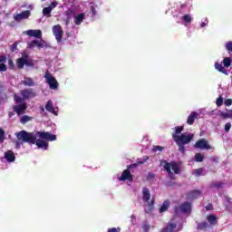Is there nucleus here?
Wrapping results in <instances>:
<instances>
[{"mask_svg": "<svg viewBox=\"0 0 232 232\" xmlns=\"http://www.w3.org/2000/svg\"><path fill=\"white\" fill-rule=\"evenodd\" d=\"M36 135H38L41 140H37V137H35L34 132H28L26 130H20L16 132V150H20L22 144H36V146L42 150H48V142L45 140H49L50 142L57 140V136L48 131H37Z\"/></svg>", "mask_w": 232, "mask_h": 232, "instance_id": "1", "label": "nucleus"}, {"mask_svg": "<svg viewBox=\"0 0 232 232\" xmlns=\"http://www.w3.org/2000/svg\"><path fill=\"white\" fill-rule=\"evenodd\" d=\"M151 198V193L150 192V188L144 187L142 189V200L148 203V208L145 209V212L151 213L153 211V205L155 204L154 200L150 201Z\"/></svg>", "mask_w": 232, "mask_h": 232, "instance_id": "2", "label": "nucleus"}, {"mask_svg": "<svg viewBox=\"0 0 232 232\" xmlns=\"http://www.w3.org/2000/svg\"><path fill=\"white\" fill-rule=\"evenodd\" d=\"M172 139L176 142V144H183L186 146V144H189L191 140H193V134H184L182 133L181 135H176L172 134Z\"/></svg>", "mask_w": 232, "mask_h": 232, "instance_id": "3", "label": "nucleus"}, {"mask_svg": "<svg viewBox=\"0 0 232 232\" xmlns=\"http://www.w3.org/2000/svg\"><path fill=\"white\" fill-rule=\"evenodd\" d=\"M137 164L129 165L126 169H124L121 173V176L119 178L120 181H126L129 180V182H133V175H131V172L130 170L131 168H136Z\"/></svg>", "mask_w": 232, "mask_h": 232, "instance_id": "4", "label": "nucleus"}, {"mask_svg": "<svg viewBox=\"0 0 232 232\" xmlns=\"http://www.w3.org/2000/svg\"><path fill=\"white\" fill-rule=\"evenodd\" d=\"M44 79H45L47 84L49 85V88H51V90H57V88H59V82H57L55 77H53L50 73V71L45 72Z\"/></svg>", "mask_w": 232, "mask_h": 232, "instance_id": "5", "label": "nucleus"}, {"mask_svg": "<svg viewBox=\"0 0 232 232\" xmlns=\"http://www.w3.org/2000/svg\"><path fill=\"white\" fill-rule=\"evenodd\" d=\"M189 211H191V203L189 202H184L174 208V213L176 216L180 215V213H189Z\"/></svg>", "mask_w": 232, "mask_h": 232, "instance_id": "6", "label": "nucleus"}, {"mask_svg": "<svg viewBox=\"0 0 232 232\" xmlns=\"http://www.w3.org/2000/svg\"><path fill=\"white\" fill-rule=\"evenodd\" d=\"M53 34L57 41V43L63 42V35H64V31H63V27L61 25H53Z\"/></svg>", "mask_w": 232, "mask_h": 232, "instance_id": "7", "label": "nucleus"}, {"mask_svg": "<svg viewBox=\"0 0 232 232\" xmlns=\"http://www.w3.org/2000/svg\"><path fill=\"white\" fill-rule=\"evenodd\" d=\"M194 148H198L199 150H212L213 147L209 145L206 139H200L196 142Z\"/></svg>", "mask_w": 232, "mask_h": 232, "instance_id": "8", "label": "nucleus"}, {"mask_svg": "<svg viewBox=\"0 0 232 232\" xmlns=\"http://www.w3.org/2000/svg\"><path fill=\"white\" fill-rule=\"evenodd\" d=\"M27 109L28 105H26V102L13 106V111H14L17 115H23Z\"/></svg>", "mask_w": 232, "mask_h": 232, "instance_id": "9", "label": "nucleus"}, {"mask_svg": "<svg viewBox=\"0 0 232 232\" xmlns=\"http://www.w3.org/2000/svg\"><path fill=\"white\" fill-rule=\"evenodd\" d=\"M22 97L25 100L28 101V99H32L35 97V92L34 89H24L20 92Z\"/></svg>", "mask_w": 232, "mask_h": 232, "instance_id": "10", "label": "nucleus"}, {"mask_svg": "<svg viewBox=\"0 0 232 232\" xmlns=\"http://www.w3.org/2000/svg\"><path fill=\"white\" fill-rule=\"evenodd\" d=\"M44 44H46V42H44L43 40H41V41H39V40H33L32 42H30L28 44V48L32 49V48H35V46H36L37 48L41 49V48H44Z\"/></svg>", "mask_w": 232, "mask_h": 232, "instance_id": "11", "label": "nucleus"}, {"mask_svg": "<svg viewBox=\"0 0 232 232\" xmlns=\"http://www.w3.org/2000/svg\"><path fill=\"white\" fill-rule=\"evenodd\" d=\"M45 110L46 111H49V113H53V115H59V111L55 110V107H53V102H52V100H49L46 102Z\"/></svg>", "mask_w": 232, "mask_h": 232, "instance_id": "12", "label": "nucleus"}, {"mask_svg": "<svg viewBox=\"0 0 232 232\" xmlns=\"http://www.w3.org/2000/svg\"><path fill=\"white\" fill-rule=\"evenodd\" d=\"M164 166H169V169H172L176 175L180 173V166H179V164L175 161L169 163L166 162Z\"/></svg>", "mask_w": 232, "mask_h": 232, "instance_id": "13", "label": "nucleus"}, {"mask_svg": "<svg viewBox=\"0 0 232 232\" xmlns=\"http://www.w3.org/2000/svg\"><path fill=\"white\" fill-rule=\"evenodd\" d=\"M28 17H30V11L26 10L14 15V21H23V19H28Z\"/></svg>", "mask_w": 232, "mask_h": 232, "instance_id": "14", "label": "nucleus"}, {"mask_svg": "<svg viewBox=\"0 0 232 232\" xmlns=\"http://www.w3.org/2000/svg\"><path fill=\"white\" fill-rule=\"evenodd\" d=\"M26 34L29 37H36V39L43 38V32L41 30H28Z\"/></svg>", "mask_w": 232, "mask_h": 232, "instance_id": "15", "label": "nucleus"}, {"mask_svg": "<svg viewBox=\"0 0 232 232\" xmlns=\"http://www.w3.org/2000/svg\"><path fill=\"white\" fill-rule=\"evenodd\" d=\"M27 55L23 56L22 58H18L16 60V66L19 70H23L24 68V64H26Z\"/></svg>", "mask_w": 232, "mask_h": 232, "instance_id": "16", "label": "nucleus"}, {"mask_svg": "<svg viewBox=\"0 0 232 232\" xmlns=\"http://www.w3.org/2000/svg\"><path fill=\"white\" fill-rule=\"evenodd\" d=\"M5 159H6L7 162H15V154L12 150H7L5 153Z\"/></svg>", "mask_w": 232, "mask_h": 232, "instance_id": "17", "label": "nucleus"}, {"mask_svg": "<svg viewBox=\"0 0 232 232\" xmlns=\"http://www.w3.org/2000/svg\"><path fill=\"white\" fill-rule=\"evenodd\" d=\"M197 117H198V112L192 111L187 119V124H188L189 126H192V124H194L195 119H197Z\"/></svg>", "mask_w": 232, "mask_h": 232, "instance_id": "18", "label": "nucleus"}, {"mask_svg": "<svg viewBox=\"0 0 232 232\" xmlns=\"http://www.w3.org/2000/svg\"><path fill=\"white\" fill-rule=\"evenodd\" d=\"M6 56L5 55H0V72H6L8 70V67H6Z\"/></svg>", "mask_w": 232, "mask_h": 232, "instance_id": "19", "label": "nucleus"}, {"mask_svg": "<svg viewBox=\"0 0 232 232\" xmlns=\"http://www.w3.org/2000/svg\"><path fill=\"white\" fill-rule=\"evenodd\" d=\"M207 220L210 224V226H217V224H218V219L215 215L207 216Z\"/></svg>", "mask_w": 232, "mask_h": 232, "instance_id": "20", "label": "nucleus"}, {"mask_svg": "<svg viewBox=\"0 0 232 232\" xmlns=\"http://www.w3.org/2000/svg\"><path fill=\"white\" fill-rule=\"evenodd\" d=\"M177 229V224L169 223L166 227L162 228L160 232H173Z\"/></svg>", "mask_w": 232, "mask_h": 232, "instance_id": "21", "label": "nucleus"}, {"mask_svg": "<svg viewBox=\"0 0 232 232\" xmlns=\"http://www.w3.org/2000/svg\"><path fill=\"white\" fill-rule=\"evenodd\" d=\"M22 83L24 84V86H35V82H34V79H32L31 77H25L24 81H22Z\"/></svg>", "mask_w": 232, "mask_h": 232, "instance_id": "22", "label": "nucleus"}, {"mask_svg": "<svg viewBox=\"0 0 232 232\" xmlns=\"http://www.w3.org/2000/svg\"><path fill=\"white\" fill-rule=\"evenodd\" d=\"M84 13H81L74 17V24L79 26L84 21Z\"/></svg>", "mask_w": 232, "mask_h": 232, "instance_id": "23", "label": "nucleus"}, {"mask_svg": "<svg viewBox=\"0 0 232 232\" xmlns=\"http://www.w3.org/2000/svg\"><path fill=\"white\" fill-rule=\"evenodd\" d=\"M169 209V200H165L160 208V213H166Z\"/></svg>", "mask_w": 232, "mask_h": 232, "instance_id": "24", "label": "nucleus"}, {"mask_svg": "<svg viewBox=\"0 0 232 232\" xmlns=\"http://www.w3.org/2000/svg\"><path fill=\"white\" fill-rule=\"evenodd\" d=\"M201 193L202 192H200V190H198V189L191 190L188 193V197H189V198H198V197H200Z\"/></svg>", "mask_w": 232, "mask_h": 232, "instance_id": "25", "label": "nucleus"}, {"mask_svg": "<svg viewBox=\"0 0 232 232\" xmlns=\"http://www.w3.org/2000/svg\"><path fill=\"white\" fill-rule=\"evenodd\" d=\"M215 68L216 70H218V72H220V73H227V70H226L224 68V66H222L221 63H219L218 62L215 63Z\"/></svg>", "mask_w": 232, "mask_h": 232, "instance_id": "26", "label": "nucleus"}, {"mask_svg": "<svg viewBox=\"0 0 232 232\" xmlns=\"http://www.w3.org/2000/svg\"><path fill=\"white\" fill-rule=\"evenodd\" d=\"M52 10H53L52 6L44 7L43 9L44 15H45L46 17H52Z\"/></svg>", "mask_w": 232, "mask_h": 232, "instance_id": "27", "label": "nucleus"}, {"mask_svg": "<svg viewBox=\"0 0 232 232\" xmlns=\"http://www.w3.org/2000/svg\"><path fill=\"white\" fill-rule=\"evenodd\" d=\"M34 118L28 115H24L20 118L21 124H26V122H30V121H33Z\"/></svg>", "mask_w": 232, "mask_h": 232, "instance_id": "28", "label": "nucleus"}, {"mask_svg": "<svg viewBox=\"0 0 232 232\" xmlns=\"http://www.w3.org/2000/svg\"><path fill=\"white\" fill-rule=\"evenodd\" d=\"M14 101L16 104H23L24 102V98L22 96H18L17 94L14 95Z\"/></svg>", "mask_w": 232, "mask_h": 232, "instance_id": "29", "label": "nucleus"}, {"mask_svg": "<svg viewBox=\"0 0 232 232\" xmlns=\"http://www.w3.org/2000/svg\"><path fill=\"white\" fill-rule=\"evenodd\" d=\"M209 225H208V223L206 222H200L198 224L197 226V229L198 231H202L204 229H207Z\"/></svg>", "mask_w": 232, "mask_h": 232, "instance_id": "30", "label": "nucleus"}, {"mask_svg": "<svg viewBox=\"0 0 232 232\" xmlns=\"http://www.w3.org/2000/svg\"><path fill=\"white\" fill-rule=\"evenodd\" d=\"M164 169H166L167 173H169V177L170 179V180H175V174H173V172L171 171V169H169V166H164Z\"/></svg>", "mask_w": 232, "mask_h": 232, "instance_id": "31", "label": "nucleus"}, {"mask_svg": "<svg viewBox=\"0 0 232 232\" xmlns=\"http://www.w3.org/2000/svg\"><path fill=\"white\" fill-rule=\"evenodd\" d=\"M223 66H225V68H229V66H231V58L225 57L223 59Z\"/></svg>", "mask_w": 232, "mask_h": 232, "instance_id": "32", "label": "nucleus"}, {"mask_svg": "<svg viewBox=\"0 0 232 232\" xmlns=\"http://www.w3.org/2000/svg\"><path fill=\"white\" fill-rule=\"evenodd\" d=\"M184 131V126H178L175 128L174 133L172 135H180Z\"/></svg>", "mask_w": 232, "mask_h": 232, "instance_id": "33", "label": "nucleus"}, {"mask_svg": "<svg viewBox=\"0 0 232 232\" xmlns=\"http://www.w3.org/2000/svg\"><path fill=\"white\" fill-rule=\"evenodd\" d=\"M204 160V155H202L201 153H197L195 155V161L196 162H203Z\"/></svg>", "mask_w": 232, "mask_h": 232, "instance_id": "34", "label": "nucleus"}, {"mask_svg": "<svg viewBox=\"0 0 232 232\" xmlns=\"http://www.w3.org/2000/svg\"><path fill=\"white\" fill-rule=\"evenodd\" d=\"M25 66H28L29 68H34L35 66L34 62L32 60L28 59V56L26 58V60H25Z\"/></svg>", "mask_w": 232, "mask_h": 232, "instance_id": "35", "label": "nucleus"}, {"mask_svg": "<svg viewBox=\"0 0 232 232\" xmlns=\"http://www.w3.org/2000/svg\"><path fill=\"white\" fill-rule=\"evenodd\" d=\"M224 186V183L222 182H215L210 185V188H217V189H220Z\"/></svg>", "mask_w": 232, "mask_h": 232, "instance_id": "36", "label": "nucleus"}, {"mask_svg": "<svg viewBox=\"0 0 232 232\" xmlns=\"http://www.w3.org/2000/svg\"><path fill=\"white\" fill-rule=\"evenodd\" d=\"M97 5H93V3H91V12L92 15H97Z\"/></svg>", "mask_w": 232, "mask_h": 232, "instance_id": "37", "label": "nucleus"}, {"mask_svg": "<svg viewBox=\"0 0 232 232\" xmlns=\"http://www.w3.org/2000/svg\"><path fill=\"white\" fill-rule=\"evenodd\" d=\"M182 19L185 23H191L193 18H191V15L189 14H185L183 15Z\"/></svg>", "mask_w": 232, "mask_h": 232, "instance_id": "38", "label": "nucleus"}, {"mask_svg": "<svg viewBox=\"0 0 232 232\" xmlns=\"http://www.w3.org/2000/svg\"><path fill=\"white\" fill-rule=\"evenodd\" d=\"M5 133L3 129L0 128V142H5Z\"/></svg>", "mask_w": 232, "mask_h": 232, "instance_id": "39", "label": "nucleus"}, {"mask_svg": "<svg viewBox=\"0 0 232 232\" xmlns=\"http://www.w3.org/2000/svg\"><path fill=\"white\" fill-rule=\"evenodd\" d=\"M162 150H164V147H162V146H153V148H152V151L154 152V153H157V151H162Z\"/></svg>", "mask_w": 232, "mask_h": 232, "instance_id": "40", "label": "nucleus"}, {"mask_svg": "<svg viewBox=\"0 0 232 232\" xmlns=\"http://www.w3.org/2000/svg\"><path fill=\"white\" fill-rule=\"evenodd\" d=\"M216 104H217V106H220L221 104H224V98H222V96H219L217 99Z\"/></svg>", "mask_w": 232, "mask_h": 232, "instance_id": "41", "label": "nucleus"}, {"mask_svg": "<svg viewBox=\"0 0 232 232\" xmlns=\"http://www.w3.org/2000/svg\"><path fill=\"white\" fill-rule=\"evenodd\" d=\"M177 146L179 147V150L181 152V153H186V147H184L185 145L181 144H177Z\"/></svg>", "mask_w": 232, "mask_h": 232, "instance_id": "42", "label": "nucleus"}, {"mask_svg": "<svg viewBox=\"0 0 232 232\" xmlns=\"http://www.w3.org/2000/svg\"><path fill=\"white\" fill-rule=\"evenodd\" d=\"M231 130V122H227L225 124V132L229 133V130Z\"/></svg>", "mask_w": 232, "mask_h": 232, "instance_id": "43", "label": "nucleus"}, {"mask_svg": "<svg viewBox=\"0 0 232 232\" xmlns=\"http://www.w3.org/2000/svg\"><path fill=\"white\" fill-rule=\"evenodd\" d=\"M19 45V42H14L11 46V52H14L17 50V46Z\"/></svg>", "mask_w": 232, "mask_h": 232, "instance_id": "44", "label": "nucleus"}, {"mask_svg": "<svg viewBox=\"0 0 232 232\" xmlns=\"http://www.w3.org/2000/svg\"><path fill=\"white\" fill-rule=\"evenodd\" d=\"M226 48H227V52L231 53L232 52V42L227 43Z\"/></svg>", "mask_w": 232, "mask_h": 232, "instance_id": "45", "label": "nucleus"}, {"mask_svg": "<svg viewBox=\"0 0 232 232\" xmlns=\"http://www.w3.org/2000/svg\"><path fill=\"white\" fill-rule=\"evenodd\" d=\"M8 66L10 70H14V68L15 67V65L14 64V61L12 59L8 60Z\"/></svg>", "mask_w": 232, "mask_h": 232, "instance_id": "46", "label": "nucleus"}, {"mask_svg": "<svg viewBox=\"0 0 232 232\" xmlns=\"http://www.w3.org/2000/svg\"><path fill=\"white\" fill-rule=\"evenodd\" d=\"M220 117H221V119H229V114H228L227 111V112H221Z\"/></svg>", "mask_w": 232, "mask_h": 232, "instance_id": "47", "label": "nucleus"}, {"mask_svg": "<svg viewBox=\"0 0 232 232\" xmlns=\"http://www.w3.org/2000/svg\"><path fill=\"white\" fill-rule=\"evenodd\" d=\"M224 104H225V106H231L232 100L231 99L225 100Z\"/></svg>", "mask_w": 232, "mask_h": 232, "instance_id": "48", "label": "nucleus"}, {"mask_svg": "<svg viewBox=\"0 0 232 232\" xmlns=\"http://www.w3.org/2000/svg\"><path fill=\"white\" fill-rule=\"evenodd\" d=\"M148 159H150V158H148V156H145V157L143 158V160H141V161H140V160H138L136 164H139V165L144 164V162H146V161L148 160Z\"/></svg>", "mask_w": 232, "mask_h": 232, "instance_id": "49", "label": "nucleus"}, {"mask_svg": "<svg viewBox=\"0 0 232 232\" xmlns=\"http://www.w3.org/2000/svg\"><path fill=\"white\" fill-rule=\"evenodd\" d=\"M142 229L144 232H149L150 231V225L145 224L142 226Z\"/></svg>", "mask_w": 232, "mask_h": 232, "instance_id": "50", "label": "nucleus"}, {"mask_svg": "<svg viewBox=\"0 0 232 232\" xmlns=\"http://www.w3.org/2000/svg\"><path fill=\"white\" fill-rule=\"evenodd\" d=\"M207 211H211L213 209V204L209 203L208 205L206 206Z\"/></svg>", "mask_w": 232, "mask_h": 232, "instance_id": "51", "label": "nucleus"}, {"mask_svg": "<svg viewBox=\"0 0 232 232\" xmlns=\"http://www.w3.org/2000/svg\"><path fill=\"white\" fill-rule=\"evenodd\" d=\"M196 175L197 177H200V175H202V169H196Z\"/></svg>", "mask_w": 232, "mask_h": 232, "instance_id": "52", "label": "nucleus"}, {"mask_svg": "<svg viewBox=\"0 0 232 232\" xmlns=\"http://www.w3.org/2000/svg\"><path fill=\"white\" fill-rule=\"evenodd\" d=\"M148 179H155V174L149 172Z\"/></svg>", "mask_w": 232, "mask_h": 232, "instance_id": "53", "label": "nucleus"}, {"mask_svg": "<svg viewBox=\"0 0 232 232\" xmlns=\"http://www.w3.org/2000/svg\"><path fill=\"white\" fill-rule=\"evenodd\" d=\"M50 6L53 9L55 8L57 6V2H52Z\"/></svg>", "mask_w": 232, "mask_h": 232, "instance_id": "54", "label": "nucleus"}, {"mask_svg": "<svg viewBox=\"0 0 232 232\" xmlns=\"http://www.w3.org/2000/svg\"><path fill=\"white\" fill-rule=\"evenodd\" d=\"M167 186H169V188H172V186H175V182H173V181H169V182L167 183Z\"/></svg>", "mask_w": 232, "mask_h": 232, "instance_id": "55", "label": "nucleus"}, {"mask_svg": "<svg viewBox=\"0 0 232 232\" xmlns=\"http://www.w3.org/2000/svg\"><path fill=\"white\" fill-rule=\"evenodd\" d=\"M108 232H119V230H117L115 227H112V228H109Z\"/></svg>", "mask_w": 232, "mask_h": 232, "instance_id": "56", "label": "nucleus"}, {"mask_svg": "<svg viewBox=\"0 0 232 232\" xmlns=\"http://www.w3.org/2000/svg\"><path fill=\"white\" fill-rule=\"evenodd\" d=\"M227 113H228V119H232V110H228Z\"/></svg>", "mask_w": 232, "mask_h": 232, "instance_id": "57", "label": "nucleus"}, {"mask_svg": "<svg viewBox=\"0 0 232 232\" xmlns=\"http://www.w3.org/2000/svg\"><path fill=\"white\" fill-rule=\"evenodd\" d=\"M201 28H204L206 27V23L205 22H202L201 24H200Z\"/></svg>", "mask_w": 232, "mask_h": 232, "instance_id": "58", "label": "nucleus"}, {"mask_svg": "<svg viewBox=\"0 0 232 232\" xmlns=\"http://www.w3.org/2000/svg\"><path fill=\"white\" fill-rule=\"evenodd\" d=\"M8 115H9V117H12V116L14 115V112L10 111V112L8 113Z\"/></svg>", "mask_w": 232, "mask_h": 232, "instance_id": "59", "label": "nucleus"}, {"mask_svg": "<svg viewBox=\"0 0 232 232\" xmlns=\"http://www.w3.org/2000/svg\"><path fill=\"white\" fill-rule=\"evenodd\" d=\"M40 110H41L42 112H44V107H41Z\"/></svg>", "mask_w": 232, "mask_h": 232, "instance_id": "60", "label": "nucleus"}, {"mask_svg": "<svg viewBox=\"0 0 232 232\" xmlns=\"http://www.w3.org/2000/svg\"><path fill=\"white\" fill-rule=\"evenodd\" d=\"M66 24H68V21L66 22Z\"/></svg>", "mask_w": 232, "mask_h": 232, "instance_id": "61", "label": "nucleus"}, {"mask_svg": "<svg viewBox=\"0 0 232 232\" xmlns=\"http://www.w3.org/2000/svg\"><path fill=\"white\" fill-rule=\"evenodd\" d=\"M42 1H45V0H42Z\"/></svg>", "mask_w": 232, "mask_h": 232, "instance_id": "62", "label": "nucleus"}]
</instances>
